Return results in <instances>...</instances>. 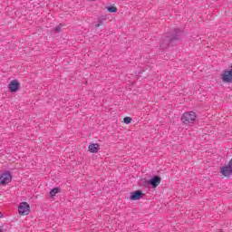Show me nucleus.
I'll list each match as a JSON object with an SVG mask.
<instances>
[{"label":"nucleus","mask_w":232,"mask_h":232,"mask_svg":"<svg viewBox=\"0 0 232 232\" xmlns=\"http://www.w3.org/2000/svg\"><path fill=\"white\" fill-rule=\"evenodd\" d=\"M181 122L185 126H193L197 122V113L195 111H186L181 116Z\"/></svg>","instance_id":"f257e3e1"},{"label":"nucleus","mask_w":232,"mask_h":232,"mask_svg":"<svg viewBox=\"0 0 232 232\" xmlns=\"http://www.w3.org/2000/svg\"><path fill=\"white\" fill-rule=\"evenodd\" d=\"M12 172L10 170H6L0 174V186H6V184H10L12 182Z\"/></svg>","instance_id":"f03ea898"},{"label":"nucleus","mask_w":232,"mask_h":232,"mask_svg":"<svg viewBox=\"0 0 232 232\" xmlns=\"http://www.w3.org/2000/svg\"><path fill=\"white\" fill-rule=\"evenodd\" d=\"M220 173L224 177H231V175H232V159L229 160L227 165H225L224 167L221 168Z\"/></svg>","instance_id":"7ed1b4c3"},{"label":"nucleus","mask_w":232,"mask_h":232,"mask_svg":"<svg viewBox=\"0 0 232 232\" xmlns=\"http://www.w3.org/2000/svg\"><path fill=\"white\" fill-rule=\"evenodd\" d=\"M18 215L26 216L30 215V205L23 204L18 206Z\"/></svg>","instance_id":"20e7f679"},{"label":"nucleus","mask_w":232,"mask_h":232,"mask_svg":"<svg viewBox=\"0 0 232 232\" xmlns=\"http://www.w3.org/2000/svg\"><path fill=\"white\" fill-rule=\"evenodd\" d=\"M21 88V83L17 80H13L9 83V90L12 93H15Z\"/></svg>","instance_id":"39448f33"},{"label":"nucleus","mask_w":232,"mask_h":232,"mask_svg":"<svg viewBox=\"0 0 232 232\" xmlns=\"http://www.w3.org/2000/svg\"><path fill=\"white\" fill-rule=\"evenodd\" d=\"M180 30L179 29H174V33L170 35L167 37V41H169V43H173V41H178L179 37H180Z\"/></svg>","instance_id":"423d86ee"},{"label":"nucleus","mask_w":232,"mask_h":232,"mask_svg":"<svg viewBox=\"0 0 232 232\" xmlns=\"http://www.w3.org/2000/svg\"><path fill=\"white\" fill-rule=\"evenodd\" d=\"M160 182H161L160 177L154 176L151 179H150L149 184H150L152 188H157V186H159Z\"/></svg>","instance_id":"0eeeda50"},{"label":"nucleus","mask_w":232,"mask_h":232,"mask_svg":"<svg viewBox=\"0 0 232 232\" xmlns=\"http://www.w3.org/2000/svg\"><path fill=\"white\" fill-rule=\"evenodd\" d=\"M141 198H142V191L140 190H136L132 192L130 195V200H139Z\"/></svg>","instance_id":"6e6552de"},{"label":"nucleus","mask_w":232,"mask_h":232,"mask_svg":"<svg viewBox=\"0 0 232 232\" xmlns=\"http://www.w3.org/2000/svg\"><path fill=\"white\" fill-rule=\"evenodd\" d=\"M99 150H101V147L97 143H92L89 146V151H91V153H97V151H99Z\"/></svg>","instance_id":"1a4fd4ad"},{"label":"nucleus","mask_w":232,"mask_h":232,"mask_svg":"<svg viewBox=\"0 0 232 232\" xmlns=\"http://www.w3.org/2000/svg\"><path fill=\"white\" fill-rule=\"evenodd\" d=\"M57 193H61V188H53V189H51V191L49 192L51 198H53L55 195H57Z\"/></svg>","instance_id":"9d476101"},{"label":"nucleus","mask_w":232,"mask_h":232,"mask_svg":"<svg viewBox=\"0 0 232 232\" xmlns=\"http://www.w3.org/2000/svg\"><path fill=\"white\" fill-rule=\"evenodd\" d=\"M104 21H105V19L99 18V19H98V24H96L94 25L95 28H99V26H102V24H104Z\"/></svg>","instance_id":"9b49d317"},{"label":"nucleus","mask_w":232,"mask_h":232,"mask_svg":"<svg viewBox=\"0 0 232 232\" xmlns=\"http://www.w3.org/2000/svg\"><path fill=\"white\" fill-rule=\"evenodd\" d=\"M108 12H110L111 14H116L117 7H115V6H109L108 7Z\"/></svg>","instance_id":"f8f14e48"},{"label":"nucleus","mask_w":232,"mask_h":232,"mask_svg":"<svg viewBox=\"0 0 232 232\" xmlns=\"http://www.w3.org/2000/svg\"><path fill=\"white\" fill-rule=\"evenodd\" d=\"M123 122H124L125 124H130V123H131V118H130V117H125V118L123 119Z\"/></svg>","instance_id":"ddd939ff"},{"label":"nucleus","mask_w":232,"mask_h":232,"mask_svg":"<svg viewBox=\"0 0 232 232\" xmlns=\"http://www.w3.org/2000/svg\"><path fill=\"white\" fill-rule=\"evenodd\" d=\"M62 26H63L62 24L56 26V27L54 28V32H61Z\"/></svg>","instance_id":"4468645a"},{"label":"nucleus","mask_w":232,"mask_h":232,"mask_svg":"<svg viewBox=\"0 0 232 232\" xmlns=\"http://www.w3.org/2000/svg\"><path fill=\"white\" fill-rule=\"evenodd\" d=\"M0 232H5V227L4 226H0Z\"/></svg>","instance_id":"2eb2a0df"},{"label":"nucleus","mask_w":232,"mask_h":232,"mask_svg":"<svg viewBox=\"0 0 232 232\" xmlns=\"http://www.w3.org/2000/svg\"><path fill=\"white\" fill-rule=\"evenodd\" d=\"M3 218V213L2 212H0V218Z\"/></svg>","instance_id":"dca6fc26"},{"label":"nucleus","mask_w":232,"mask_h":232,"mask_svg":"<svg viewBox=\"0 0 232 232\" xmlns=\"http://www.w3.org/2000/svg\"><path fill=\"white\" fill-rule=\"evenodd\" d=\"M20 204H28V203H26V202H21Z\"/></svg>","instance_id":"f3484780"}]
</instances>
